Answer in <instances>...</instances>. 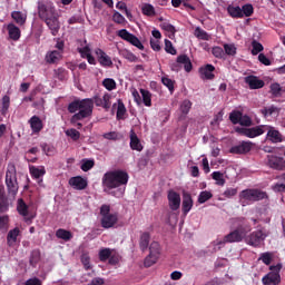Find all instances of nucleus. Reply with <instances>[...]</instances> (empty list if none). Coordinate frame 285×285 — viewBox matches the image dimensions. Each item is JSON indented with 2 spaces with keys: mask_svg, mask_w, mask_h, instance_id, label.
Returning a JSON list of instances; mask_svg holds the SVG:
<instances>
[{
  "mask_svg": "<svg viewBox=\"0 0 285 285\" xmlns=\"http://www.w3.org/2000/svg\"><path fill=\"white\" fill-rule=\"evenodd\" d=\"M67 110L70 112V115H72L70 118V124H77V121H82V119L91 117L94 112V100L91 98L73 100L68 105Z\"/></svg>",
  "mask_w": 285,
  "mask_h": 285,
  "instance_id": "f257e3e1",
  "label": "nucleus"
},
{
  "mask_svg": "<svg viewBox=\"0 0 285 285\" xmlns=\"http://www.w3.org/2000/svg\"><path fill=\"white\" fill-rule=\"evenodd\" d=\"M129 178L130 176L127 174L126 170H109L102 176V186L109 190L126 187V185H128Z\"/></svg>",
  "mask_w": 285,
  "mask_h": 285,
  "instance_id": "f03ea898",
  "label": "nucleus"
},
{
  "mask_svg": "<svg viewBox=\"0 0 285 285\" xmlns=\"http://www.w3.org/2000/svg\"><path fill=\"white\" fill-rule=\"evenodd\" d=\"M238 198L242 206H248L253 203L268 199L269 196L267 191H264L259 188H246L240 190Z\"/></svg>",
  "mask_w": 285,
  "mask_h": 285,
  "instance_id": "7ed1b4c3",
  "label": "nucleus"
},
{
  "mask_svg": "<svg viewBox=\"0 0 285 285\" xmlns=\"http://www.w3.org/2000/svg\"><path fill=\"white\" fill-rule=\"evenodd\" d=\"M101 227L105 229L114 228L119 222V214L115 212L111 214V205H101L100 207Z\"/></svg>",
  "mask_w": 285,
  "mask_h": 285,
  "instance_id": "20e7f679",
  "label": "nucleus"
},
{
  "mask_svg": "<svg viewBox=\"0 0 285 285\" xmlns=\"http://www.w3.org/2000/svg\"><path fill=\"white\" fill-rule=\"evenodd\" d=\"M6 186L8 194L11 197H16L19 191V184L17 178V169L13 163H10L6 173Z\"/></svg>",
  "mask_w": 285,
  "mask_h": 285,
  "instance_id": "39448f33",
  "label": "nucleus"
},
{
  "mask_svg": "<svg viewBox=\"0 0 285 285\" xmlns=\"http://www.w3.org/2000/svg\"><path fill=\"white\" fill-rule=\"evenodd\" d=\"M58 14L56 6L50 0H38V18L46 21Z\"/></svg>",
  "mask_w": 285,
  "mask_h": 285,
  "instance_id": "423d86ee",
  "label": "nucleus"
},
{
  "mask_svg": "<svg viewBox=\"0 0 285 285\" xmlns=\"http://www.w3.org/2000/svg\"><path fill=\"white\" fill-rule=\"evenodd\" d=\"M283 269V264L269 266V273L262 278L263 285H279L282 283L281 271Z\"/></svg>",
  "mask_w": 285,
  "mask_h": 285,
  "instance_id": "0eeeda50",
  "label": "nucleus"
},
{
  "mask_svg": "<svg viewBox=\"0 0 285 285\" xmlns=\"http://www.w3.org/2000/svg\"><path fill=\"white\" fill-rule=\"evenodd\" d=\"M266 125H259L256 127L247 128V127H236L235 132L244 136L249 139H255L257 137H261L265 134Z\"/></svg>",
  "mask_w": 285,
  "mask_h": 285,
  "instance_id": "6e6552de",
  "label": "nucleus"
},
{
  "mask_svg": "<svg viewBox=\"0 0 285 285\" xmlns=\"http://www.w3.org/2000/svg\"><path fill=\"white\" fill-rule=\"evenodd\" d=\"M229 121L234 126L239 124V126H244L245 128H250V126H253V119L247 115H243V112L239 110H233L229 114Z\"/></svg>",
  "mask_w": 285,
  "mask_h": 285,
  "instance_id": "1a4fd4ad",
  "label": "nucleus"
},
{
  "mask_svg": "<svg viewBox=\"0 0 285 285\" xmlns=\"http://www.w3.org/2000/svg\"><path fill=\"white\" fill-rule=\"evenodd\" d=\"M245 236V229L243 227H238L234 232H230L228 235L224 236V239L218 242L217 245H224L226 243H240Z\"/></svg>",
  "mask_w": 285,
  "mask_h": 285,
  "instance_id": "9d476101",
  "label": "nucleus"
},
{
  "mask_svg": "<svg viewBox=\"0 0 285 285\" xmlns=\"http://www.w3.org/2000/svg\"><path fill=\"white\" fill-rule=\"evenodd\" d=\"M265 131H267L266 134L267 141L275 145L283 144L285 141V136L275 127L265 125Z\"/></svg>",
  "mask_w": 285,
  "mask_h": 285,
  "instance_id": "9b49d317",
  "label": "nucleus"
},
{
  "mask_svg": "<svg viewBox=\"0 0 285 285\" xmlns=\"http://www.w3.org/2000/svg\"><path fill=\"white\" fill-rule=\"evenodd\" d=\"M267 234L264 233L262 229H258L256 232L250 233L246 238L245 242L249 246L253 247H259L262 242H264L267 238Z\"/></svg>",
  "mask_w": 285,
  "mask_h": 285,
  "instance_id": "f8f14e48",
  "label": "nucleus"
},
{
  "mask_svg": "<svg viewBox=\"0 0 285 285\" xmlns=\"http://www.w3.org/2000/svg\"><path fill=\"white\" fill-rule=\"evenodd\" d=\"M119 38L122 40L131 43L134 47L138 48L139 50H144V46L141 45L140 40L137 36H134V33H130L128 29H120L117 33Z\"/></svg>",
  "mask_w": 285,
  "mask_h": 285,
  "instance_id": "ddd939ff",
  "label": "nucleus"
},
{
  "mask_svg": "<svg viewBox=\"0 0 285 285\" xmlns=\"http://www.w3.org/2000/svg\"><path fill=\"white\" fill-rule=\"evenodd\" d=\"M254 144L252 141H240L238 145L230 147L229 153L233 155H246L252 151Z\"/></svg>",
  "mask_w": 285,
  "mask_h": 285,
  "instance_id": "4468645a",
  "label": "nucleus"
},
{
  "mask_svg": "<svg viewBox=\"0 0 285 285\" xmlns=\"http://www.w3.org/2000/svg\"><path fill=\"white\" fill-rule=\"evenodd\" d=\"M18 213L24 217V222L27 224H31L35 219V214H30L28 205L24 203L23 198H19L18 200Z\"/></svg>",
  "mask_w": 285,
  "mask_h": 285,
  "instance_id": "2eb2a0df",
  "label": "nucleus"
},
{
  "mask_svg": "<svg viewBox=\"0 0 285 285\" xmlns=\"http://www.w3.org/2000/svg\"><path fill=\"white\" fill-rule=\"evenodd\" d=\"M43 22H45V24H47L48 29H50L51 36H53V37L58 36L60 28H61V24L59 21V13L48 18Z\"/></svg>",
  "mask_w": 285,
  "mask_h": 285,
  "instance_id": "dca6fc26",
  "label": "nucleus"
},
{
  "mask_svg": "<svg viewBox=\"0 0 285 285\" xmlns=\"http://www.w3.org/2000/svg\"><path fill=\"white\" fill-rule=\"evenodd\" d=\"M92 108L95 105L97 107H102L105 109H110L111 108V95L105 94L102 98L99 95H96L92 99Z\"/></svg>",
  "mask_w": 285,
  "mask_h": 285,
  "instance_id": "f3484780",
  "label": "nucleus"
},
{
  "mask_svg": "<svg viewBox=\"0 0 285 285\" xmlns=\"http://www.w3.org/2000/svg\"><path fill=\"white\" fill-rule=\"evenodd\" d=\"M268 166L275 170H285V158L276 155H268Z\"/></svg>",
  "mask_w": 285,
  "mask_h": 285,
  "instance_id": "a211bd4d",
  "label": "nucleus"
},
{
  "mask_svg": "<svg viewBox=\"0 0 285 285\" xmlns=\"http://www.w3.org/2000/svg\"><path fill=\"white\" fill-rule=\"evenodd\" d=\"M168 203H169V208L173 212L178 210L180 208V203H181L180 194L170 189L168 191Z\"/></svg>",
  "mask_w": 285,
  "mask_h": 285,
  "instance_id": "6ab92c4d",
  "label": "nucleus"
},
{
  "mask_svg": "<svg viewBox=\"0 0 285 285\" xmlns=\"http://www.w3.org/2000/svg\"><path fill=\"white\" fill-rule=\"evenodd\" d=\"M95 53L101 67L111 68L114 66L111 57H109L102 49H97Z\"/></svg>",
  "mask_w": 285,
  "mask_h": 285,
  "instance_id": "aec40b11",
  "label": "nucleus"
},
{
  "mask_svg": "<svg viewBox=\"0 0 285 285\" xmlns=\"http://www.w3.org/2000/svg\"><path fill=\"white\" fill-rule=\"evenodd\" d=\"M179 66H184L185 70L187 72H190L193 70V63L188 56L181 55L177 58V63L173 66V70L178 71L180 69Z\"/></svg>",
  "mask_w": 285,
  "mask_h": 285,
  "instance_id": "412c9836",
  "label": "nucleus"
},
{
  "mask_svg": "<svg viewBox=\"0 0 285 285\" xmlns=\"http://www.w3.org/2000/svg\"><path fill=\"white\" fill-rule=\"evenodd\" d=\"M69 185L76 190H85L88 187V181L82 176H75L69 179Z\"/></svg>",
  "mask_w": 285,
  "mask_h": 285,
  "instance_id": "4be33fe9",
  "label": "nucleus"
},
{
  "mask_svg": "<svg viewBox=\"0 0 285 285\" xmlns=\"http://www.w3.org/2000/svg\"><path fill=\"white\" fill-rule=\"evenodd\" d=\"M216 68L213 65H206L199 68L200 79L203 80H214Z\"/></svg>",
  "mask_w": 285,
  "mask_h": 285,
  "instance_id": "5701e85b",
  "label": "nucleus"
},
{
  "mask_svg": "<svg viewBox=\"0 0 285 285\" xmlns=\"http://www.w3.org/2000/svg\"><path fill=\"white\" fill-rule=\"evenodd\" d=\"M245 83L248 85L249 89H262L263 87H265V81L256 76L246 77Z\"/></svg>",
  "mask_w": 285,
  "mask_h": 285,
  "instance_id": "b1692460",
  "label": "nucleus"
},
{
  "mask_svg": "<svg viewBox=\"0 0 285 285\" xmlns=\"http://www.w3.org/2000/svg\"><path fill=\"white\" fill-rule=\"evenodd\" d=\"M29 126H31V132L33 134H40L43 129V122L38 116H33L29 119Z\"/></svg>",
  "mask_w": 285,
  "mask_h": 285,
  "instance_id": "393cba45",
  "label": "nucleus"
},
{
  "mask_svg": "<svg viewBox=\"0 0 285 285\" xmlns=\"http://www.w3.org/2000/svg\"><path fill=\"white\" fill-rule=\"evenodd\" d=\"M129 146H130L131 150L138 151V153H141L142 148H144V146L140 142V139L137 137V135L135 134V131L132 129L130 130Z\"/></svg>",
  "mask_w": 285,
  "mask_h": 285,
  "instance_id": "a878e982",
  "label": "nucleus"
},
{
  "mask_svg": "<svg viewBox=\"0 0 285 285\" xmlns=\"http://www.w3.org/2000/svg\"><path fill=\"white\" fill-rule=\"evenodd\" d=\"M194 206V200L191 198V194L185 191L183 195V213L187 215Z\"/></svg>",
  "mask_w": 285,
  "mask_h": 285,
  "instance_id": "bb28decb",
  "label": "nucleus"
},
{
  "mask_svg": "<svg viewBox=\"0 0 285 285\" xmlns=\"http://www.w3.org/2000/svg\"><path fill=\"white\" fill-rule=\"evenodd\" d=\"M7 30L11 40L18 41L21 38V29H19L17 24L12 22L9 23Z\"/></svg>",
  "mask_w": 285,
  "mask_h": 285,
  "instance_id": "cd10ccee",
  "label": "nucleus"
},
{
  "mask_svg": "<svg viewBox=\"0 0 285 285\" xmlns=\"http://www.w3.org/2000/svg\"><path fill=\"white\" fill-rule=\"evenodd\" d=\"M227 13L233 19H242V18H244L243 10H242V8L239 6L228 4L227 6Z\"/></svg>",
  "mask_w": 285,
  "mask_h": 285,
  "instance_id": "c85d7f7f",
  "label": "nucleus"
},
{
  "mask_svg": "<svg viewBox=\"0 0 285 285\" xmlns=\"http://www.w3.org/2000/svg\"><path fill=\"white\" fill-rule=\"evenodd\" d=\"M9 210V203L3 186H0V214Z\"/></svg>",
  "mask_w": 285,
  "mask_h": 285,
  "instance_id": "c756f323",
  "label": "nucleus"
},
{
  "mask_svg": "<svg viewBox=\"0 0 285 285\" xmlns=\"http://www.w3.org/2000/svg\"><path fill=\"white\" fill-rule=\"evenodd\" d=\"M62 58V52L53 50V51H49L47 52V56L45 57V60H47L48 63H58V61H60Z\"/></svg>",
  "mask_w": 285,
  "mask_h": 285,
  "instance_id": "7c9ffc66",
  "label": "nucleus"
},
{
  "mask_svg": "<svg viewBox=\"0 0 285 285\" xmlns=\"http://www.w3.org/2000/svg\"><path fill=\"white\" fill-rule=\"evenodd\" d=\"M279 112L281 109L274 105L261 109V115H263V117H274V115H279Z\"/></svg>",
  "mask_w": 285,
  "mask_h": 285,
  "instance_id": "2f4dec72",
  "label": "nucleus"
},
{
  "mask_svg": "<svg viewBox=\"0 0 285 285\" xmlns=\"http://www.w3.org/2000/svg\"><path fill=\"white\" fill-rule=\"evenodd\" d=\"M11 17L19 26H24V23L27 22V13L22 11H12Z\"/></svg>",
  "mask_w": 285,
  "mask_h": 285,
  "instance_id": "473e14b6",
  "label": "nucleus"
},
{
  "mask_svg": "<svg viewBox=\"0 0 285 285\" xmlns=\"http://www.w3.org/2000/svg\"><path fill=\"white\" fill-rule=\"evenodd\" d=\"M55 235L58 239H62L65 242H69L73 238V234L70 230H66L62 228H59L58 230H56Z\"/></svg>",
  "mask_w": 285,
  "mask_h": 285,
  "instance_id": "72a5a7b5",
  "label": "nucleus"
},
{
  "mask_svg": "<svg viewBox=\"0 0 285 285\" xmlns=\"http://www.w3.org/2000/svg\"><path fill=\"white\" fill-rule=\"evenodd\" d=\"M40 261H41V250L40 249L31 250V255L29 256V265H31V267H36Z\"/></svg>",
  "mask_w": 285,
  "mask_h": 285,
  "instance_id": "f704fd0d",
  "label": "nucleus"
},
{
  "mask_svg": "<svg viewBox=\"0 0 285 285\" xmlns=\"http://www.w3.org/2000/svg\"><path fill=\"white\" fill-rule=\"evenodd\" d=\"M20 229L16 227L14 229L10 230L7 236L8 245L11 247L17 243V238L20 235Z\"/></svg>",
  "mask_w": 285,
  "mask_h": 285,
  "instance_id": "c9c22d12",
  "label": "nucleus"
},
{
  "mask_svg": "<svg viewBox=\"0 0 285 285\" xmlns=\"http://www.w3.org/2000/svg\"><path fill=\"white\" fill-rule=\"evenodd\" d=\"M29 173H31V177H33L36 179H40L41 177H43L46 175V169H45V167L39 168L36 166H31V167H29Z\"/></svg>",
  "mask_w": 285,
  "mask_h": 285,
  "instance_id": "e433bc0d",
  "label": "nucleus"
},
{
  "mask_svg": "<svg viewBox=\"0 0 285 285\" xmlns=\"http://www.w3.org/2000/svg\"><path fill=\"white\" fill-rule=\"evenodd\" d=\"M80 262L86 271L92 269L91 257L89 253H82L80 256Z\"/></svg>",
  "mask_w": 285,
  "mask_h": 285,
  "instance_id": "4c0bfd02",
  "label": "nucleus"
},
{
  "mask_svg": "<svg viewBox=\"0 0 285 285\" xmlns=\"http://www.w3.org/2000/svg\"><path fill=\"white\" fill-rule=\"evenodd\" d=\"M284 90H283V87L281 86V83H272L269 86V94L273 96V97H281L283 95Z\"/></svg>",
  "mask_w": 285,
  "mask_h": 285,
  "instance_id": "58836bf2",
  "label": "nucleus"
},
{
  "mask_svg": "<svg viewBox=\"0 0 285 285\" xmlns=\"http://www.w3.org/2000/svg\"><path fill=\"white\" fill-rule=\"evenodd\" d=\"M141 12L146 17H154L156 14L155 7L151 3H144L141 7Z\"/></svg>",
  "mask_w": 285,
  "mask_h": 285,
  "instance_id": "ea45409f",
  "label": "nucleus"
},
{
  "mask_svg": "<svg viewBox=\"0 0 285 285\" xmlns=\"http://www.w3.org/2000/svg\"><path fill=\"white\" fill-rule=\"evenodd\" d=\"M126 105H124V101H121V99L118 100V108H117V112H116V119L121 120L125 119L126 116Z\"/></svg>",
  "mask_w": 285,
  "mask_h": 285,
  "instance_id": "a19ab883",
  "label": "nucleus"
},
{
  "mask_svg": "<svg viewBox=\"0 0 285 285\" xmlns=\"http://www.w3.org/2000/svg\"><path fill=\"white\" fill-rule=\"evenodd\" d=\"M149 240H150L149 233H142L139 240V247L142 252H145L148 248Z\"/></svg>",
  "mask_w": 285,
  "mask_h": 285,
  "instance_id": "79ce46f5",
  "label": "nucleus"
},
{
  "mask_svg": "<svg viewBox=\"0 0 285 285\" xmlns=\"http://www.w3.org/2000/svg\"><path fill=\"white\" fill-rule=\"evenodd\" d=\"M149 255L159 258L160 256V245L157 242H153L149 246Z\"/></svg>",
  "mask_w": 285,
  "mask_h": 285,
  "instance_id": "37998d69",
  "label": "nucleus"
},
{
  "mask_svg": "<svg viewBox=\"0 0 285 285\" xmlns=\"http://www.w3.org/2000/svg\"><path fill=\"white\" fill-rule=\"evenodd\" d=\"M65 135H66L67 137H69L72 141H78V140L80 139V137H81L80 131H78V130L75 129V128L67 129V130L65 131Z\"/></svg>",
  "mask_w": 285,
  "mask_h": 285,
  "instance_id": "c03bdc74",
  "label": "nucleus"
},
{
  "mask_svg": "<svg viewBox=\"0 0 285 285\" xmlns=\"http://www.w3.org/2000/svg\"><path fill=\"white\" fill-rule=\"evenodd\" d=\"M212 179L216 180L218 186H224L226 184V180L224 178V174L222 171H214L212 173Z\"/></svg>",
  "mask_w": 285,
  "mask_h": 285,
  "instance_id": "a18cd8bd",
  "label": "nucleus"
},
{
  "mask_svg": "<svg viewBox=\"0 0 285 285\" xmlns=\"http://www.w3.org/2000/svg\"><path fill=\"white\" fill-rule=\"evenodd\" d=\"M195 36L198 39L203 40V41H209L210 40L209 33H207V31H204V29H200V27L196 28Z\"/></svg>",
  "mask_w": 285,
  "mask_h": 285,
  "instance_id": "49530a36",
  "label": "nucleus"
},
{
  "mask_svg": "<svg viewBox=\"0 0 285 285\" xmlns=\"http://www.w3.org/2000/svg\"><path fill=\"white\" fill-rule=\"evenodd\" d=\"M243 17L249 18L254 14V7L252 3H246L240 8Z\"/></svg>",
  "mask_w": 285,
  "mask_h": 285,
  "instance_id": "de8ad7c7",
  "label": "nucleus"
},
{
  "mask_svg": "<svg viewBox=\"0 0 285 285\" xmlns=\"http://www.w3.org/2000/svg\"><path fill=\"white\" fill-rule=\"evenodd\" d=\"M213 198V193L209 190H203L199 194L198 203L205 204L206 202L210 200Z\"/></svg>",
  "mask_w": 285,
  "mask_h": 285,
  "instance_id": "09e8293b",
  "label": "nucleus"
},
{
  "mask_svg": "<svg viewBox=\"0 0 285 285\" xmlns=\"http://www.w3.org/2000/svg\"><path fill=\"white\" fill-rule=\"evenodd\" d=\"M102 86H104L108 91H111V90L117 89V82H116L115 79H111V78H106V79H104Z\"/></svg>",
  "mask_w": 285,
  "mask_h": 285,
  "instance_id": "8fccbe9b",
  "label": "nucleus"
},
{
  "mask_svg": "<svg viewBox=\"0 0 285 285\" xmlns=\"http://www.w3.org/2000/svg\"><path fill=\"white\" fill-rule=\"evenodd\" d=\"M262 51H264V46L262 45V42H257V40H252V55L257 56Z\"/></svg>",
  "mask_w": 285,
  "mask_h": 285,
  "instance_id": "3c124183",
  "label": "nucleus"
},
{
  "mask_svg": "<svg viewBox=\"0 0 285 285\" xmlns=\"http://www.w3.org/2000/svg\"><path fill=\"white\" fill-rule=\"evenodd\" d=\"M140 94L142 97L144 105L147 107H150L151 106V94L146 89H140Z\"/></svg>",
  "mask_w": 285,
  "mask_h": 285,
  "instance_id": "603ef678",
  "label": "nucleus"
},
{
  "mask_svg": "<svg viewBox=\"0 0 285 285\" xmlns=\"http://www.w3.org/2000/svg\"><path fill=\"white\" fill-rule=\"evenodd\" d=\"M274 258V254L266 252L262 253L258 261H262L265 265H271Z\"/></svg>",
  "mask_w": 285,
  "mask_h": 285,
  "instance_id": "864d4df0",
  "label": "nucleus"
},
{
  "mask_svg": "<svg viewBox=\"0 0 285 285\" xmlns=\"http://www.w3.org/2000/svg\"><path fill=\"white\" fill-rule=\"evenodd\" d=\"M94 167H95L94 159H85L80 166V168L83 173L90 171Z\"/></svg>",
  "mask_w": 285,
  "mask_h": 285,
  "instance_id": "5fc2aeb1",
  "label": "nucleus"
},
{
  "mask_svg": "<svg viewBox=\"0 0 285 285\" xmlns=\"http://www.w3.org/2000/svg\"><path fill=\"white\" fill-rule=\"evenodd\" d=\"M112 255V250L110 248H104L99 250V259L100 262L108 261Z\"/></svg>",
  "mask_w": 285,
  "mask_h": 285,
  "instance_id": "6e6d98bb",
  "label": "nucleus"
},
{
  "mask_svg": "<svg viewBox=\"0 0 285 285\" xmlns=\"http://www.w3.org/2000/svg\"><path fill=\"white\" fill-rule=\"evenodd\" d=\"M160 27L163 30H165L166 32H169L171 36H175L176 33V29H175V26L167 22V21H164L160 23Z\"/></svg>",
  "mask_w": 285,
  "mask_h": 285,
  "instance_id": "4d7b16f0",
  "label": "nucleus"
},
{
  "mask_svg": "<svg viewBox=\"0 0 285 285\" xmlns=\"http://www.w3.org/2000/svg\"><path fill=\"white\" fill-rule=\"evenodd\" d=\"M102 138L109 141H117L119 140V132L110 131L102 135Z\"/></svg>",
  "mask_w": 285,
  "mask_h": 285,
  "instance_id": "13d9d810",
  "label": "nucleus"
},
{
  "mask_svg": "<svg viewBox=\"0 0 285 285\" xmlns=\"http://www.w3.org/2000/svg\"><path fill=\"white\" fill-rule=\"evenodd\" d=\"M10 107V97L9 96H4L2 98V102H1V112L2 115H7V111Z\"/></svg>",
  "mask_w": 285,
  "mask_h": 285,
  "instance_id": "bf43d9fd",
  "label": "nucleus"
},
{
  "mask_svg": "<svg viewBox=\"0 0 285 285\" xmlns=\"http://www.w3.org/2000/svg\"><path fill=\"white\" fill-rule=\"evenodd\" d=\"M161 82L164 86H166L169 91L173 94L175 90V81H173L171 79L167 78V77H163L161 78Z\"/></svg>",
  "mask_w": 285,
  "mask_h": 285,
  "instance_id": "052dcab7",
  "label": "nucleus"
},
{
  "mask_svg": "<svg viewBox=\"0 0 285 285\" xmlns=\"http://www.w3.org/2000/svg\"><path fill=\"white\" fill-rule=\"evenodd\" d=\"M193 102L188 99L184 100L181 106H180V110L183 112V115H188L189 110L191 109Z\"/></svg>",
  "mask_w": 285,
  "mask_h": 285,
  "instance_id": "680f3d73",
  "label": "nucleus"
},
{
  "mask_svg": "<svg viewBox=\"0 0 285 285\" xmlns=\"http://www.w3.org/2000/svg\"><path fill=\"white\" fill-rule=\"evenodd\" d=\"M224 52L227 56H235L237 53V48L234 45H224Z\"/></svg>",
  "mask_w": 285,
  "mask_h": 285,
  "instance_id": "e2e57ef3",
  "label": "nucleus"
},
{
  "mask_svg": "<svg viewBox=\"0 0 285 285\" xmlns=\"http://www.w3.org/2000/svg\"><path fill=\"white\" fill-rule=\"evenodd\" d=\"M112 20L118 24H124L126 22V18L124 17V14L119 13V11H116L112 14Z\"/></svg>",
  "mask_w": 285,
  "mask_h": 285,
  "instance_id": "0e129e2a",
  "label": "nucleus"
},
{
  "mask_svg": "<svg viewBox=\"0 0 285 285\" xmlns=\"http://www.w3.org/2000/svg\"><path fill=\"white\" fill-rule=\"evenodd\" d=\"M157 261H158V257H156V256H154V255L151 256V254H149V255L145 258L144 264H145L146 267H150V266H153L154 264H156Z\"/></svg>",
  "mask_w": 285,
  "mask_h": 285,
  "instance_id": "69168bd1",
  "label": "nucleus"
},
{
  "mask_svg": "<svg viewBox=\"0 0 285 285\" xmlns=\"http://www.w3.org/2000/svg\"><path fill=\"white\" fill-rule=\"evenodd\" d=\"M165 50L167 53L175 56L177 53L176 49L173 47V42L170 40H165Z\"/></svg>",
  "mask_w": 285,
  "mask_h": 285,
  "instance_id": "338daca9",
  "label": "nucleus"
},
{
  "mask_svg": "<svg viewBox=\"0 0 285 285\" xmlns=\"http://www.w3.org/2000/svg\"><path fill=\"white\" fill-rule=\"evenodd\" d=\"M42 281L38 277L29 278L24 285H42Z\"/></svg>",
  "mask_w": 285,
  "mask_h": 285,
  "instance_id": "774afa93",
  "label": "nucleus"
}]
</instances>
